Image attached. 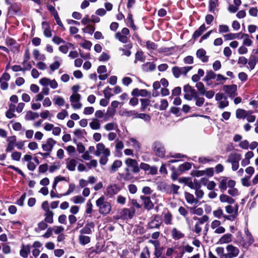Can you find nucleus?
<instances>
[{
    "instance_id": "nucleus-1",
    "label": "nucleus",
    "mask_w": 258,
    "mask_h": 258,
    "mask_svg": "<svg viewBox=\"0 0 258 258\" xmlns=\"http://www.w3.org/2000/svg\"><path fill=\"white\" fill-rule=\"evenodd\" d=\"M96 205L98 208L99 213L103 215H107L112 209L111 204L106 201L104 196L96 200Z\"/></svg>"
},
{
    "instance_id": "nucleus-2",
    "label": "nucleus",
    "mask_w": 258,
    "mask_h": 258,
    "mask_svg": "<svg viewBox=\"0 0 258 258\" xmlns=\"http://www.w3.org/2000/svg\"><path fill=\"white\" fill-rule=\"evenodd\" d=\"M151 148L155 155L162 158L164 157L166 150L162 142L158 141L154 142L152 144Z\"/></svg>"
},
{
    "instance_id": "nucleus-3",
    "label": "nucleus",
    "mask_w": 258,
    "mask_h": 258,
    "mask_svg": "<svg viewBox=\"0 0 258 258\" xmlns=\"http://www.w3.org/2000/svg\"><path fill=\"white\" fill-rule=\"evenodd\" d=\"M241 159L240 154L236 153H231L228 156L226 162L231 163L232 170L236 171L239 168V162Z\"/></svg>"
},
{
    "instance_id": "nucleus-4",
    "label": "nucleus",
    "mask_w": 258,
    "mask_h": 258,
    "mask_svg": "<svg viewBox=\"0 0 258 258\" xmlns=\"http://www.w3.org/2000/svg\"><path fill=\"white\" fill-rule=\"evenodd\" d=\"M192 68V67H179L175 66L172 68V72L174 76L178 78L182 75H186Z\"/></svg>"
},
{
    "instance_id": "nucleus-5",
    "label": "nucleus",
    "mask_w": 258,
    "mask_h": 258,
    "mask_svg": "<svg viewBox=\"0 0 258 258\" xmlns=\"http://www.w3.org/2000/svg\"><path fill=\"white\" fill-rule=\"evenodd\" d=\"M81 95L78 93H73L70 97L72 107L75 109H79L82 108V104L80 102Z\"/></svg>"
},
{
    "instance_id": "nucleus-6",
    "label": "nucleus",
    "mask_w": 258,
    "mask_h": 258,
    "mask_svg": "<svg viewBox=\"0 0 258 258\" xmlns=\"http://www.w3.org/2000/svg\"><path fill=\"white\" fill-rule=\"evenodd\" d=\"M184 92H185L184 97L187 100H191L197 95L196 90L189 85L184 86Z\"/></svg>"
},
{
    "instance_id": "nucleus-7",
    "label": "nucleus",
    "mask_w": 258,
    "mask_h": 258,
    "mask_svg": "<svg viewBox=\"0 0 258 258\" xmlns=\"http://www.w3.org/2000/svg\"><path fill=\"white\" fill-rule=\"evenodd\" d=\"M161 224V217L159 215H154L148 223L149 229L159 228Z\"/></svg>"
},
{
    "instance_id": "nucleus-8",
    "label": "nucleus",
    "mask_w": 258,
    "mask_h": 258,
    "mask_svg": "<svg viewBox=\"0 0 258 258\" xmlns=\"http://www.w3.org/2000/svg\"><path fill=\"white\" fill-rule=\"evenodd\" d=\"M39 82L40 84L44 87L49 85L53 89L58 87V83L54 79L50 80L48 78L44 77L40 79Z\"/></svg>"
},
{
    "instance_id": "nucleus-9",
    "label": "nucleus",
    "mask_w": 258,
    "mask_h": 258,
    "mask_svg": "<svg viewBox=\"0 0 258 258\" xmlns=\"http://www.w3.org/2000/svg\"><path fill=\"white\" fill-rule=\"evenodd\" d=\"M56 142L52 138H48L46 141L42 144L41 147L43 151L51 152L52 151L54 146Z\"/></svg>"
},
{
    "instance_id": "nucleus-10",
    "label": "nucleus",
    "mask_w": 258,
    "mask_h": 258,
    "mask_svg": "<svg viewBox=\"0 0 258 258\" xmlns=\"http://www.w3.org/2000/svg\"><path fill=\"white\" fill-rule=\"evenodd\" d=\"M223 90L230 98H233L237 95V87L236 85H225Z\"/></svg>"
},
{
    "instance_id": "nucleus-11",
    "label": "nucleus",
    "mask_w": 258,
    "mask_h": 258,
    "mask_svg": "<svg viewBox=\"0 0 258 258\" xmlns=\"http://www.w3.org/2000/svg\"><path fill=\"white\" fill-rule=\"evenodd\" d=\"M95 155L97 156H99L101 155H110V150L108 148H105L103 143H98L96 145V151L95 152Z\"/></svg>"
},
{
    "instance_id": "nucleus-12",
    "label": "nucleus",
    "mask_w": 258,
    "mask_h": 258,
    "mask_svg": "<svg viewBox=\"0 0 258 258\" xmlns=\"http://www.w3.org/2000/svg\"><path fill=\"white\" fill-rule=\"evenodd\" d=\"M227 258H234L236 257L239 252L238 248L232 245H228L226 247Z\"/></svg>"
},
{
    "instance_id": "nucleus-13",
    "label": "nucleus",
    "mask_w": 258,
    "mask_h": 258,
    "mask_svg": "<svg viewBox=\"0 0 258 258\" xmlns=\"http://www.w3.org/2000/svg\"><path fill=\"white\" fill-rule=\"evenodd\" d=\"M125 162L128 167L132 168V170L134 173H137L140 171L138 162L136 160L128 158L125 160Z\"/></svg>"
},
{
    "instance_id": "nucleus-14",
    "label": "nucleus",
    "mask_w": 258,
    "mask_h": 258,
    "mask_svg": "<svg viewBox=\"0 0 258 258\" xmlns=\"http://www.w3.org/2000/svg\"><path fill=\"white\" fill-rule=\"evenodd\" d=\"M95 227V224L93 222H88L80 231L82 234H90L92 232V229Z\"/></svg>"
},
{
    "instance_id": "nucleus-15",
    "label": "nucleus",
    "mask_w": 258,
    "mask_h": 258,
    "mask_svg": "<svg viewBox=\"0 0 258 258\" xmlns=\"http://www.w3.org/2000/svg\"><path fill=\"white\" fill-rule=\"evenodd\" d=\"M196 55L202 62H207L209 60V56L206 55V51L201 48L198 49L196 52Z\"/></svg>"
},
{
    "instance_id": "nucleus-16",
    "label": "nucleus",
    "mask_w": 258,
    "mask_h": 258,
    "mask_svg": "<svg viewBox=\"0 0 258 258\" xmlns=\"http://www.w3.org/2000/svg\"><path fill=\"white\" fill-rule=\"evenodd\" d=\"M135 214V210L123 209L121 212V216L123 219H132Z\"/></svg>"
},
{
    "instance_id": "nucleus-17",
    "label": "nucleus",
    "mask_w": 258,
    "mask_h": 258,
    "mask_svg": "<svg viewBox=\"0 0 258 258\" xmlns=\"http://www.w3.org/2000/svg\"><path fill=\"white\" fill-rule=\"evenodd\" d=\"M184 195L186 201L189 204L193 206H197V205L198 204L199 200L195 198L193 195L189 192H185L184 193Z\"/></svg>"
},
{
    "instance_id": "nucleus-18",
    "label": "nucleus",
    "mask_w": 258,
    "mask_h": 258,
    "mask_svg": "<svg viewBox=\"0 0 258 258\" xmlns=\"http://www.w3.org/2000/svg\"><path fill=\"white\" fill-rule=\"evenodd\" d=\"M126 144L128 146L133 147L136 151H139L141 149L140 143L135 138H131L126 142Z\"/></svg>"
},
{
    "instance_id": "nucleus-19",
    "label": "nucleus",
    "mask_w": 258,
    "mask_h": 258,
    "mask_svg": "<svg viewBox=\"0 0 258 258\" xmlns=\"http://www.w3.org/2000/svg\"><path fill=\"white\" fill-rule=\"evenodd\" d=\"M31 245L30 244L24 245L21 246V249L20 251V255L24 257L27 258L30 252Z\"/></svg>"
},
{
    "instance_id": "nucleus-20",
    "label": "nucleus",
    "mask_w": 258,
    "mask_h": 258,
    "mask_svg": "<svg viewBox=\"0 0 258 258\" xmlns=\"http://www.w3.org/2000/svg\"><path fill=\"white\" fill-rule=\"evenodd\" d=\"M140 198L143 201L144 204V207L146 209L150 210L153 208L154 205L152 203L150 197L141 196Z\"/></svg>"
},
{
    "instance_id": "nucleus-21",
    "label": "nucleus",
    "mask_w": 258,
    "mask_h": 258,
    "mask_svg": "<svg viewBox=\"0 0 258 258\" xmlns=\"http://www.w3.org/2000/svg\"><path fill=\"white\" fill-rule=\"evenodd\" d=\"M119 190V188L116 184L108 186L106 189L108 195L110 196L117 194Z\"/></svg>"
},
{
    "instance_id": "nucleus-22",
    "label": "nucleus",
    "mask_w": 258,
    "mask_h": 258,
    "mask_svg": "<svg viewBox=\"0 0 258 258\" xmlns=\"http://www.w3.org/2000/svg\"><path fill=\"white\" fill-rule=\"evenodd\" d=\"M171 233L172 238L175 240H178L181 239L184 236L183 233L177 229L176 228H172Z\"/></svg>"
},
{
    "instance_id": "nucleus-23",
    "label": "nucleus",
    "mask_w": 258,
    "mask_h": 258,
    "mask_svg": "<svg viewBox=\"0 0 258 258\" xmlns=\"http://www.w3.org/2000/svg\"><path fill=\"white\" fill-rule=\"evenodd\" d=\"M42 27L43 30V33L45 37L49 38L51 37L52 34L48 24L46 22L42 23Z\"/></svg>"
},
{
    "instance_id": "nucleus-24",
    "label": "nucleus",
    "mask_w": 258,
    "mask_h": 258,
    "mask_svg": "<svg viewBox=\"0 0 258 258\" xmlns=\"http://www.w3.org/2000/svg\"><path fill=\"white\" fill-rule=\"evenodd\" d=\"M240 39H243V45L244 46H250L252 44V41L249 38L247 34H242Z\"/></svg>"
},
{
    "instance_id": "nucleus-25",
    "label": "nucleus",
    "mask_w": 258,
    "mask_h": 258,
    "mask_svg": "<svg viewBox=\"0 0 258 258\" xmlns=\"http://www.w3.org/2000/svg\"><path fill=\"white\" fill-rule=\"evenodd\" d=\"M216 77V74L212 71H209L206 73V75L203 79V81L207 82L208 85H210L209 81L215 79Z\"/></svg>"
},
{
    "instance_id": "nucleus-26",
    "label": "nucleus",
    "mask_w": 258,
    "mask_h": 258,
    "mask_svg": "<svg viewBox=\"0 0 258 258\" xmlns=\"http://www.w3.org/2000/svg\"><path fill=\"white\" fill-rule=\"evenodd\" d=\"M163 221L166 225H170L172 224V215L170 212L167 211L163 213Z\"/></svg>"
},
{
    "instance_id": "nucleus-27",
    "label": "nucleus",
    "mask_w": 258,
    "mask_h": 258,
    "mask_svg": "<svg viewBox=\"0 0 258 258\" xmlns=\"http://www.w3.org/2000/svg\"><path fill=\"white\" fill-rule=\"evenodd\" d=\"M257 62H258V57L255 55H250L248 62V64L251 70L254 68Z\"/></svg>"
},
{
    "instance_id": "nucleus-28",
    "label": "nucleus",
    "mask_w": 258,
    "mask_h": 258,
    "mask_svg": "<svg viewBox=\"0 0 258 258\" xmlns=\"http://www.w3.org/2000/svg\"><path fill=\"white\" fill-rule=\"evenodd\" d=\"M220 201L222 203H227L232 204L235 203V200L226 195L222 194L220 196Z\"/></svg>"
},
{
    "instance_id": "nucleus-29",
    "label": "nucleus",
    "mask_w": 258,
    "mask_h": 258,
    "mask_svg": "<svg viewBox=\"0 0 258 258\" xmlns=\"http://www.w3.org/2000/svg\"><path fill=\"white\" fill-rule=\"evenodd\" d=\"M156 64L152 62H147L146 64H144L142 66V69L144 71L148 72V71H153L156 69Z\"/></svg>"
},
{
    "instance_id": "nucleus-30",
    "label": "nucleus",
    "mask_w": 258,
    "mask_h": 258,
    "mask_svg": "<svg viewBox=\"0 0 258 258\" xmlns=\"http://www.w3.org/2000/svg\"><path fill=\"white\" fill-rule=\"evenodd\" d=\"M245 233L246 234V241L245 242L244 244L246 245V246H249L253 242V238L251 233L247 229L245 230Z\"/></svg>"
},
{
    "instance_id": "nucleus-31",
    "label": "nucleus",
    "mask_w": 258,
    "mask_h": 258,
    "mask_svg": "<svg viewBox=\"0 0 258 258\" xmlns=\"http://www.w3.org/2000/svg\"><path fill=\"white\" fill-rule=\"evenodd\" d=\"M241 34H242L241 33H229L224 35L223 36L225 40H234L236 38L240 39V36Z\"/></svg>"
},
{
    "instance_id": "nucleus-32",
    "label": "nucleus",
    "mask_w": 258,
    "mask_h": 258,
    "mask_svg": "<svg viewBox=\"0 0 258 258\" xmlns=\"http://www.w3.org/2000/svg\"><path fill=\"white\" fill-rule=\"evenodd\" d=\"M187 185L190 188L195 189V190L201 187V183L196 179H194L193 181L190 179L189 182L187 183Z\"/></svg>"
},
{
    "instance_id": "nucleus-33",
    "label": "nucleus",
    "mask_w": 258,
    "mask_h": 258,
    "mask_svg": "<svg viewBox=\"0 0 258 258\" xmlns=\"http://www.w3.org/2000/svg\"><path fill=\"white\" fill-rule=\"evenodd\" d=\"M90 127L94 130H98L100 128V123L97 118H93L91 122L89 123Z\"/></svg>"
},
{
    "instance_id": "nucleus-34",
    "label": "nucleus",
    "mask_w": 258,
    "mask_h": 258,
    "mask_svg": "<svg viewBox=\"0 0 258 258\" xmlns=\"http://www.w3.org/2000/svg\"><path fill=\"white\" fill-rule=\"evenodd\" d=\"M188 210L192 214H195L199 216L202 215L203 213V210L202 208H197V207H188Z\"/></svg>"
},
{
    "instance_id": "nucleus-35",
    "label": "nucleus",
    "mask_w": 258,
    "mask_h": 258,
    "mask_svg": "<svg viewBox=\"0 0 258 258\" xmlns=\"http://www.w3.org/2000/svg\"><path fill=\"white\" fill-rule=\"evenodd\" d=\"M77 165V161L75 159H71L67 162V168L70 171H74Z\"/></svg>"
},
{
    "instance_id": "nucleus-36",
    "label": "nucleus",
    "mask_w": 258,
    "mask_h": 258,
    "mask_svg": "<svg viewBox=\"0 0 258 258\" xmlns=\"http://www.w3.org/2000/svg\"><path fill=\"white\" fill-rule=\"evenodd\" d=\"M232 235L231 234L227 233L223 235L219 239V243L221 244L227 243L231 241Z\"/></svg>"
},
{
    "instance_id": "nucleus-37",
    "label": "nucleus",
    "mask_w": 258,
    "mask_h": 258,
    "mask_svg": "<svg viewBox=\"0 0 258 258\" xmlns=\"http://www.w3.org/2000/svg\"><path fill=\"white\" fill-rule=\"evenodd\" d=\"M53 215L54 213L52 211L45 212L44 221L50 224L52 223L53 222Z\"/></svg>"
},
{
    "instance_id": "nucleus-38",
    "label": "nucleus",
    "mask_w": 258,
    "mask_h": 258,
    "mask_svg": "<svg viewBox=\"0 0 258 258\" xmlns=\"http://www.w3.org/2000/svg\"><path fill=\"white\" fill-rule=\"evenodd\" d=\"M138 112L136 110H125L123 111L122 115L130 117H132L133 118H136Z\"/></svg>"
},
{
    "instance_id": "nucleus-39",
    "label": "nucleus",
    "mask_w": 258,
    "mask_h": 258,
    "mask_svg": "<svg viewBox=\"0 0 258 258\" xmlns=\"http://www.w3.org/2000/svg\"><path fill=\"white\" fill-rule=\"evenodd\" d=\"M79 240L81 245H85L90 242V237L81 234L79 236Z\"/></svg>"
},
{
    "instance_id": "nucleus-40",
    "label": "nucleus",
    "mask_w": 258,
    "mask_h": 258,
    "mask_svg": "<svg viewBox=\"0 0 258 258\" xmlns=\"http://www.w3.org/2000/svg\"><path fill=\"white\" fill-rule=\"evenodd\" d=\"M206 30V27L205 24L202 25L194 33L192 37L195 39L198 38Z\"/></svg>"
},
{
    "instance_id": "nucleus-41",
    "label": "nucleus",
    "mask_w": 258,
    "mask_h": 258,
    "mask_svg": "<svg viewBox=\"0 0 258 258\" xmlns=\"http://www.w3.org/2000/svg\"><path fill=\"white\" fill-rule=\"evenodd\" d=\"M39 114L37 112L29 111L27 112L25 118L27 120H32L39 117Z\"/></svg>"
},
{
    "instance_id": "nucleus-42",
    "label": "nucleus",
    "mask_w": 258,
    "mask_h": 258,
    "mask_svg": "<svg viewBox=\"0 0 258 258\" xmlns=\"http://www.w3.org/2000/svg\"><path fill=\"white\" fill-rule=\"evenodd\" d=\"M71 200L76 204H82L85 201V199L81 196H74L71 198Z\"/></svg>"
},
{
    "instance_id": "nucleus-43",
    "label": "nucleus",
    "mask_w": 258,
    "mask_h": 258,
    "mask_svg": "<svg viewBox=\"0 0 258 258\" xmlns=\"http://www.w3.org/2000/svg\"><path fill=\"white\" fill-rule=\"evenodd\" d=\"M54 104L61 106L64 104L65 100L61 96H55L53 99Z\"/></svg>"
},
{
    "instance_id": "nucleus-44",
    "label": "nucleus",
    "mask_w": 258,
    "mask_h": 258,
    "mask_svg": "<svg viewBox=\"0 0 258 258\" xmlns=\"http://www.w3.org/2000/svg\"><path fill=\"white\" fill-rule=\"evenodd\" d=\"M227 178L224 177L222 180L220 181L219 188L222 192L225 191L227 188Z\"/></svg>"
},
{
    "instance_id": "nucleus-45",
    "label": "nucleus",
    "mask_w": 258,
    "mask_h": 258,
    "mask_svg": "<svg viewBox=\"0 0 258 258\" xmlns=\"http://www.w3.org/2000/svg\"><path fill=\"white\" fill-rule=\"evenodd\" d=\"M218 6V0H209V11L215 14Z\"/></svg>"
},
{
    "instance_id": "nucleus-46",
    "label": "nucleus",
    "mask_w": 258,
    "mask_h": 258,
    "mask_svg": "<svg viewBox=\"0 0 258 258\" xmlns=\"http://www.w3.org/2000/svg\"><path fill=\"white\" fill-rule=\"evenodd\" d=\"M115 38L120 42L125 43L127 42L128 37L126 36L121 34L120 32H117L115 34Z\"/></svg>"
},
{
    "instance_id": "nucleus-47",
    "label": "nucleus",
    "mask_w": 258,
    "mask_h": 258,
    "mask_svg": "<svg viewBox=\"0 0 258 258\" xmlns=\"http://www.w3.org/2000/svg\"><path fill=\"white\" fill-rule=\"evenodd\" d=\"M247 112L242 109H238L236 111V116L237 118H244L246 116Z\"/></svg>"
},
{
    "instance_id": "nucleus-48",
    "label": "nucleus",
    "mask_w": 258,
    "mask_h": 258,
    "mask_svg": "<svg viewBox=\"0 0 258 258\" xmlns=\"http://www.w3.org/2000/svg\"><path fill=\"white\" fill-rule=\"evenodd\" d=\"M213 214L215 218L219 219L223 218V216L224 215L223 210L221 208H218L217 210H214L213 212Z\"/></svg>"
},
{
    "instance_id": "nucleus-49",
    "label": "nucleus",
    "mask_w": 258,
    "mask_h": 258,
    "mask_svg": "<svg viewBox=\"0 0 258 258\" xmlns=\"http://www.w3.org/2000/svg\"><path fill=\"white\" fill-rule=\"evenodd\" d=\"M238 209V206L237 204H236L235 205V212L234 215H226L224 214L223 218L226 219H227L228 220H230V221H233L235 219V217L237 215Z\"/></svg>"
},
{
    "instance_id": "nucleus-50",
    "label": "nucleus",
    "mask_w": 258,
    "mask_h": 258,
    "mask_svg": "<svg viewBox=\"0 0 258 258\" xmlns=\"http://www.w3.org/2000/svg\"><path fill=\"white\" fill-rule=\"evenodd\" d=\"M196 87H197L200 94L204 95L206 89L205 88V86L202 82H199L197 83Z\"/></svg>"
},
{
    "instance_id": "nucleus-51",
    "label": "nucleus",
    "mask_w": 258,
    "mask_h": 258,
    "mask_svg": "<svg viewBox=\"0 0 258 258\" xmlns=\"http://www.w3.org/2000/svg\"><path fill=\"white\" fill-rule=\"evenodd\" d=\"M74 134L78 139H81L84 137L86 132L84 130L76 129L74 132Z\"/></svg>"
},
{
    "instance_id": "nucleus-52",
    "label": "nucleus",
    "mask_w": 258,
    "mask_h": 258,
    "mask_svg": "<svg viewBox=\"0 0 258 258\" xmlns=\"http://www.w3.org/2000/svg\"><path fill=\"white\" fill-rule=\"evenodd\" d=\"M122 165V162L120 160H115L111 165V170L113 172L116 171Z\"/></svg>"
},
{
    "instance_id": "nucleus-53",
    "label": "nucleus",
    "mask_w": 258,
    "mask_h": 258,
    "mask_svg": "<svg viewBox=\"0 0 258 258\" xmlns=\"http://www.w3.org/2000/svg\"><path fill=\"white\" fill-rule=\"evenodd\" d=\"M60 63L58 61H56L53 63L50 64L49 66L50 72L49 73L51 74L54 71L58 69V68L60 67Z\"/></svg>"
},
{
    "instance_id": "nucleus-54",
    "label": "nucleus",
    "mask_w": 258,
    "mask_h": 258,
    "mask_svg": "<svg viewBox=\"0 0 258 258\" xmlns=\"http://www.w3.org/2000/svg\"><path fill=\"white\" fill-rule=\"evenodd\" d=\"M136 118H140L143 119L145 121H149L151 119V117L149 115L146 113H138Z\"/></svg>"
},
{
    "instance_id": "nucleus-55",
    "label": "nucleus",
    "mask_w": 258,
    "mask_h": 258,
    "mask_svg": "<svg viewBox=\"0 0 258 258\" xmlns=\"http://www.w3.org/2000/svg\"><path fill=\"white\" fill-rule=\"evenodd\" d=\"M216 251L220 258H227L226 253H224V249L222 247H218L216 248Z\"/></svg>"
},
{
    "instance_id": "nucleus-56",
    "label": "nucleus",
    "mask_w": 258,
    "mask_h": 258,
    "mask_svg": "<svg viewBox=\"0 0 258 258\" xmlns=\"http://www.w3.org/2000/svg\"><path fill=\"white\" fill-rule=\"evenodd\" d=\"M117 127V124L114 122H109L104 125V128L107 131H110L115 130Z\"/></svg>"
},
{
    "instance_id": "nucleus-57",
    "label": "nucleus",
    "mask_w": 258,
    "mask_h": 258,
    "mask_svg": "<svg viewBox=\"0 0 258 258\" xmlns=\"http://www.w3.org/2000/svg\"><path fill=\"white\" fill-rule=\"evenodd\" d=\"M115 112V109L111 108H108L105 115V117L104 119V121H107L108 117L113 116Z\"/></svg>"
},
{
    "instance_id": "nucleus-58",
    "label": "nucleus",
    "mask_w": 258,
    "mask_h": 258,
    "mask_svg": "<svg viewBox=\"0 0 258 258\" xmlns=\"http://www.w3.org/2000/svg\"><path fill=\"white\" fill-rule=\"evenodd\" d=\"M150 255V251L147 247L143 250L140 254V258H149Z\"/></svg>"
},
{
    "instance_id": "nucleus-59",
    "label": "nucleus",
    "mask_w": 258,
    "mask_h": 258,
    "mask_svg": "<svg viewBox=\"0 0 258 258\" xmlns=\"http://www.w3.org/2000/svg\"><path fill=\"white\" fill-rule=\"evenodd\" d=\"M196 100V105L198 106H202L205 102V99L203 97H198L197 95L194 98Z\"/></svg>"
},
{
    "instance_id": "nucleus-60",
    "label": "nucleus",
    "mask_w": 258,
    "mask_h": 258,
    "mask_svg": "<svg viewBox=\"0 0 258 258\" xmlns=\"http://www.w3.org/2000/svg\"><path fill=\"white\" fill-rule=\"evenodd\" d=\"M141 111H144L146 107L149 105L150 101L147 99H141Z\"/></svg>"
},
{
    "instance_id": "nucleus-61",
    "label": "nucleus",
    "mask_w": 258,
    "mask_h": 258,
    "mask_svg": "<svg viewBox=\"0 0 258 258\" xmlns=\"http://www.w3.org/2000/svg\"><path fill=\"white\" fill-rule=\"evenodd\" d=\"M168 106V102L166 99H162L160 101L159 109L160 110H165Z\"/></svg>"
},
{
    "instance_id": "nucleus-62",
    "label": "nucleus",
    "mask_w": 258,
    "mask_h": 258,
    "mask_svg": "<svg viewBox=\"0 0 258 258\" xmlns=\"http://www.w3.org/2000/svg\"><path fill=\"white\" fill-rule=\"evenodd\" d=\"M250 176H245L244 177L241 179V183L242 184L246 187H248L250 186L251 183L249 181Z\"/></svg>"
},
{
    "instance_id": "nucleus-63",
    "label": "nucleus",
    "mask_w": 258,
    "mask_h": 258,
    "mask_svg": "<svg viewBox=\"0 0 258 258\" xmlns=\"http://www.w3.org/2000/svg\"><path fill=\"white\" fill-rule=\"evenodd\" d=\"M110 90L111 89L109 87H107L103 91L104 97L108 100H109L110 97L113 95V94L111 93Z\"/></svg>"
},
{
    "instance_id": "nucleus-64",
    "label": "nucleus",
    "mask_w": 258,
    "mask_h": 258,
    "mask_svg": "<svg viewBox=\"0 0 258 258\" xmlns=\"http://www.w3.org/2000/svg\"><path fill=\"white\" fill-rule=\"evenodd\" d=\"M83 31L85 33L92 34L95 31V28L93 26L89 25L85 28L83 29Z\"/></svg>"
}]
</instances>
